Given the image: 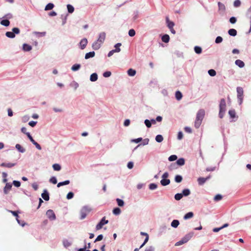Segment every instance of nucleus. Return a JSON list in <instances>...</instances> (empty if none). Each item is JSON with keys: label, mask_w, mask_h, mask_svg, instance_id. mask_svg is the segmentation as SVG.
I'll return each instance as SVG.
<instances>
[{"label": "nucleus", "mask_w": 251, "mask_h": 251, "mask_svg": "<svg viewBox=\"0 0 251 251\" xmlns=\"http://www.w3.org/2000/svg\"><path fill=\"white\" fill-rule=\"evenodd\" d=\"M105 37V33L104 32H101L99 35L98 39L92 44V48L95 50L99 49L101 45L104 42Z\"/></svg>", "instance_id": "obj_1"}, {"label": "nucleus", "mask_w": 251, "mask_h": 251, "mask_svg": "<svg viewBox=\"0 0 251 251\" xmlns=\"http://www.w3.org/2000/svg\"><path fill=\"white\" fill-rule=\"evenodd\" d=\"M204 115L205 111L203 109H200L198 111L195 122V126L196 128H198L200 127Z\"/></svg>", "instance_id": "obj_2"}, {"label": "nucleus", "mask_w": 251, "mask_h": 251, "mask_svg": "<svg viewBox=\"0 0 251 251\" xmlns=\"http://www.w3.org/2000/svg\"><path fill=\"white\" fill-rule=\"evenodd\" d=\"M194 235L193 232H190L185 235L180 241L175 244L176 246H179L187 243Z\"/></svg>", "instance_id": "obj_3"}, {"label": "nucleus", "mask_w": 251, "mask_h": 251, "mask_svg": "<svg viewBox=\"0 0 251 251\" xmlns=\"http://www.w3.org/2000/svg\"><path fill=\"white\" fill-rule=\"evenodd\" d=\"M12 31H7L5 33V35L10 38H14L15 37V34H18L20 32V30L18 27H14L12 29Z\"/></svg>", "instance_id": "obj_4"}, {"label": "nucleus", "mask_w": 251, "mask_h": 251, "mask_svg": "<svg viewBox=\"0 0 251 251\" xmlns=\"http://www.w3.org/2000/svg\"><path fill=\"white\" fill-rule=\"evenodd\" d=\"M237 98L239 100V104H241L243 102L244 91L243 89L241 87L237 88Z\"/></svg>", "instance_id": "obj_5"}, {"label": "nucleus", "mask_w": 251, "mask_h": 251, "mask_svg": "<svg viewBox=\"0 0 251 251\" xmlns=\"http://www.w3.org/2000/svg\"><path fill=\"white\" fill-rule=\"evenodd\" d=\"M108 221L105 220V217H103L100 221L96 226V230H99L104 225L108 224Z\"/></svg>", "instance_id": "obj_6"}, {"label": "nucleus", "mask_w": 251, "mask_h": 251, "mask_svg": "<svg viewBox=\"0 0 251 251\" xmlns=\"http://www.w3.org/2000/svg\"><path fill=\"white\" fill-rule=\"evenodd\" d=\"M90 211V210L87 207H83L80 211V219H84Z\"/></svg>", "instance_id": "obj_7"}, {"label": "nucleus", "mask_w": 251, "mask_h": 251, "mask_svg": "<svg viewBox=\"0 0 251 251\" xmlns=\"http://www.w3.org/2000/svg\"><path fill=\"white\" fill-rule=\"evenodd\" d=\"M46 214L48 216V217L51 220H54L55 219V215L53 211L52 210L50 209L48 210Z\"/></svg>", "instance_id": "obj_8"}, {"label": "nucleus", "mask_w": 251, "mask_h": 251, "mask_svg": "<svg viewBox=\"0 0 251 251\" xmlns=\"http://www.w3.org/2000/svg\"><path fill=\"white\" fill-rule=\"evenodd\" d=\"M210 177H211L210 176H209L206 177H199L198 178V182L199 185H202L206 182V181L208 180L209 179H210Z\"/></svg>", "instance_id": "obj_9"}, {"label": "nucleus", "mask_w": 251, "mask_h": 251, "mask_svg": "<svg viewBox=\"0 0 251 251\" xmlns=\"http://www.w3.org/2000/svg\"><path fill=\"white\" fill-rule=\"evenodd\" d=\"M220 110H226V102L224 99H222L220 100L219 105Z\"/></svg>", "instance_id": "obj_10"}, {"label": "nucleus", "mask_w": 251, "mask_h": 251, "mask_svg": "<svg viewBox=\"0 0 251 251\" xmlns=\"http://www.w3.org/2000/svg\"><path fill=\"white\" fill-rule=\"evenodd\" d=\"M87 43L88 41L87 39L84 38L82 39L79 43L81 49L83 50L84 49H85L87 44Z\"/></svg>", "instance_id": "obj_11"}, {"label": "nucleus", "mask_w": 251, "mask_h": 251, "mask_svg": "<svg viewBox=\"0 0 251 251\" xmlns=\"http://www.w3.org/2000/svg\"><path fill=\"white\" fill-rule=\"evenodd\" d=\"M42 197L45 201H49L50 199L49 194L46 190H45L44 192L41 195Z\"/></svg>", "instance_id": "obj_12"}, {"label": "nucleus", "mask_w": 251, "mask_h": 251, "mask_svg": "<svg viewBox=\"0 0 251 251\" xmlns=\"http://www.w3.org/2000/svg\"><path fill=\"white\" fill-rule=\"evenodd\" d=\"M15 165L16 163H2L1 164V166L7 168H11Z\"/></svg>", "instance_id": "obj_13"}, {"label": "nucleus", "mask_w": 251, "mask_h": 251, "mask_svg": "<svg viewBox=\"0 0 251 251\" xmlns=\"http://www.w3.org/2000/svg\"><path fill=\"white\" fill-rule=\"evenodd\" d=\"M166 23L167 24V26L168 27V28L170 29V28H172L175 24L174 23V22H172V21H170L169 20V19L168 17H166Z\"/></svg>", "instance_id": "obj_14"}, {"label": "nucleus", "mask_w": 251, "mask_h": 251, "mask_svg": "<svg viewBox=\"0 0 251 251\" xmlns=\"http://www.w3.org/2000/svg\"><path fill=\"white\" fill-rule=\"evenodd\" d=\"M12 185L10 183H7L6 184L4 188V192L5 194H7L8 192L11 189Z\"/></svg>", "instance_id": "obj_15"}, {"label": "nucleus", "mask_w": 251, "mask_h": 251, "mask_svg": "<svg viewBox=\"0 0 251 251\" xmlns=\"http://www.w3.org/2000/svg\"><path fill=\"white\" fill-rule=\"evenodd\" d=\"M160 183L162 186H166L169 185L170 183V179L166 178H163L161 181Z\"/></svg>", "instance_id": "obj_16"}, {"label": "nucleus", "mask_w": 251, "mask_h": 251, "mask_svg": "<svg viewBox=\"0 0 251 251\" xmlns=\"http://www.w3.org/2000/svg\"><path fill=\"white\" fill-rule=\"evenodd\" d=\"M235 63V64L239 66L240 68H243L245 66L244 62L239 59L236 60Z\"/></svg>", "instance_id": "obj_17"}, {"label": "nucleus", "mask_w": 251, "mask_h": 251, "mask_svg": "<svg viewBox=\"0 0 251 251\" xmlns=\"http://www.w3.org/2000/svg\"><path fill=\"white\" fill-rule=\"evenodd\" d=\"M228 114L229 115L230 118L232 119H234L236 117V112L234 109L229 110Z\"/></svg>", "instance_id": "obj_18"}, {"label": "nucleus", "mask_w": 251, "mask_h": 251, "mask_svg": "<svg viewBox=\"0 0 251 251\" xmlns=\"http://www.w3.org/2000/svg\"><path fill=\"white\" fill-rule=\"evenodd\" d=\"M95 55V53L94 51L89 52L88 53H86L85 56V58L86 59H89L90 57H93Z\"/></svg>", "instance_id": "obj_19"}, {"label": "nucleus", "mask_w": 251, "mask_h": 251, "mask_svg": "<svg viewBox=\"0 0 251 251\" xmlns=\"http://www.w3.org/2000/svg\"><path fill=\"white\" fill-rule=\"evenodd\" d=\"M23 49L24 50L28 51H30L32 49V47L31 46H30L28 44H24L23 45Z\"/></svg>", "instance_id": "obj_20"}, {"label": "nucleus", "mask_w": 251, "mask_h": 251, "mask_svg": "<svg viewBox=\"0 0 251 251\" xmlns=\"http://www.w3.org/2000/svg\"><path fill=\"white\" fill-rule=\"evenodd\" d=\"M228 34L232 36H235L237 35V31L235 29L231 28L228 30Z\"/></svg>", "instance_id": "obj_21"}, {"label": "nucleus", "mask_w": 251, "mask_h": 251, "mask_svg": "<svg viewBox=\"0 0 251 251\" xmlns=\"http://www.w3.org/2000/svg\"><path fill=\"white\" fill-rule=\"evenodd\" d=\"M179 224V222L177 220H174L171 223V226L174 228H176Z\"/></svg>", "instance_id": "obj_22"}, {"label": "nucleus", "mask_w": 251, "mask_h": 251, "mask_svg": "<svg viewBox=\"0 0 251 251\" xmlns=\"http://www.w3.org/2000/svg\"><path fill=\"white\" fill-rule=\"evenodd\" d=\"M170 40V37L167 34H165L162 37V41L164 43L169 42Z\"/></svg>", "instance_id": "obj_23"}, {"label": "nucleus", "mask_w": 251, "mask_h": 251, "mask_svg": "<svg viewBox=\"0 0 251 251\" xmlns=\"http://www.w3.org/2000/svg\"><path fill=\"white\" fill-rule=\"evenodd\" d=\"M136 71L135 70H133L132 69H129L127 71V74L128 75L133 76H134L136 74Z\"/></svg>", "instance_id": "obj_24"}, {"label": "nucleus", "mask_w": 251, "mask_h": 251, "mask_svg": "<svg viewBox=\"0 0 251 251\" xmlns=\"http://www.w3.org/2000/svg\"><path fill=\"white\" fill-rule=\"evenodd\" d=\"M90 79L91 81H95L98 79V75L96 73L92 74L91 76Z\"/></svg>", "instance_id": "obj_25"}, {"label": "nucleus", "mask_w": 251, "mask_h": 251, "mask_svg": "<svg viewBox=\"0 0 251 251\" xmlns=\"http://www.w3.org/2000/svg\"><path fill=\"white\" fill-rule=\"evenodd\" d=\"M193 213L192 212H189L187 213H186L184 216V219L185 220H187L188 219H190V218H191L193 217Z\"/></svg>", "instance_id": "obj_26"}, {"label": "nucleus", "mask_w": 251, "mask_h": 251, "mask_svg": "<svg viewBox=\"0 0 251 251\" xmlns=\"http://www.w3.org/2000/svg\"><path fill=\"white\" fill-rule=\"evenodd\" d=\"M121 51V49H115V50H113L111 51H110L108 54V57H110L115 52H119Z\"/></svg>", "instance_id": "obj_27"}, {"label": "nucleus", "mask_w": 251, "mask_h": 251, "mask_svg": "<svg viewBox=\"0 0 251 251\" xmlns=\"http://www.w3.org/2000/svg\"><path fill=\"white\" fill-rule=\"evenodd\" d=\"M70 180H65L64 181L58 183L57 184V187H60V186H63V185H68L70 183Z\"/></svg>", "instance_id": "obj_28"}, {"label": "nucleus", "mask_w": 251, "mask_h": 251, "mask_svg": "<svg viewBox=\"0 0 251 251\" xmlns=\"http://www.w3.org/2000/svg\"><path fill=\"white\" fill-rule=\"evenodd\" d=\"M176 163L179 166L183 165L185 164V160L183 158H179L176 161Z\"/></svg>", "instance_id": "obj_29"}, {"label": "nucleus", "mask_w": 251, "mask_h": 251, "mask_svg": "<svg viewBox=\"0 0 251 251\" xmlns=\"http://www.w3.org/2000/svg\"><path fill=\"white\" fill-rule=\"evenodd\" d=\"M175 96L176 100H181L182 97V95L181 93L179 91H177L176 92Z\"/></svg>", "instance_id": "obj_30"}, {"label": "nucleus", "mask_w": 251, "mask_h": 251, "mask_svg": "<svg viewBox=\"0 0 251 251\" xmlns=\"http://www.w3.org/2000/svg\"><path fill=\"white\" fill-rule=\"evenodd\" d=\"M53 7L54 4L51 3H49L46 6L45 10L46 11L51 10Z\"/></svg>", "instance_id": "obj_31"}, {"label": "nucleus", "mask_w": 251, "mask_h": 251, "mask_svg": "<svg viewBox=\"0 0 251 251\" xmlns=\"http://www.w3.org/2000/svg\"><path fill=\"white\" fill-rule=\"evenodd\" d=\"M80 68V65L78 64H75L72 67V70L73 71H76L79 70Z\"/></svg>", "instance_id": "obj_32"}, {"label": "nucleus", "mask_w": 251, "mask_h": 251, "mask_svg": "<svg viewBox=\"0 0 251 251\" xmlns=\"http://www.w3.org/2000/svg\"><path fill=\"white\" fill-rule=\"evenodd\" d=\"M68 11L69 13H72L74 11V7L71 5V4H68L67 5Z\"/></svg>", "instance_id": "obj_33"}, {"label": "nucleus", "mask_w": 251, "mask_h": 251, "mask_svg": "<svg viewBox=\"0 0 251 251\" xmlns=\"http://www.w3.org/2000/svg\"><path fill=\"white\" fill-rule=\"evenodd\" d=\"M16 148L21 152H24L25 149H24L20 144H16Z\"/></svg>", "instance_id": "obj_34"}, {"label": "nucleus", "mask_w": 251, "mask_h": 251, "mask_svg": "<svg viewBox=\"0 0 251 251\" xmlns=\"http://www.w3.org/2000/svg\"><path fill=\"white\" fill-rule=\"evenodd\" d=\"M0 24L5 26H7L9 25L10 22L8 20H3L0 22Z\"/></svg>", "instance_id": "obj_35"}, {"label": "nucleus", "mask_w": 251, "mask_h": 251, "mask_svg": "<svg viewBox=\"0 0 251 251\" xmlns=\"http://www.w3.org/2000/svg\"><path fill=\"white\" fill-rule=\"evenodd\" d=\"M52 167L54 171H59L61 170V166L58 164H54L52 165Z\"/></svg>", "instance_id": "obj_36"}, {"label": "nucleus", "mask_w": 251, "mask_h": 251, "mask_svg": "<svg viewBox=\"0 0 251 251\" xmlns=\"http://www.w3.org/2000/svg\"><path fill=\"white\" fill-rule=\"evenodd\" d=\"M175 181L177 183H179L182 180V177L180 175H176L175 178Z\"/></svg>", "instance_id": "obj_37"}, {"label": "nucleus", "mask_w": 251, "mask_h": 251, "mask_svg": "<svg viewBox=\"0 0 251 251\" xmlns=\"http://www.w3.org/2000/svg\"><path fill=\"white\" fill-rule=\"evenodd\" d=\"M155 140L156 142L160 143L163 140V137L161 135H157L155 137Z\"/></svg>", "instance_id": "obj_38"}, {"label": "nucleus", "mask_w": 251, "mask_h": 251, "mask_svg": "<svg viewBox=\"0 0 251 251\" xmlns=\"http://www.w3.org/2000/svg\"><path fill=\"white\" fill-rule=\"evenodd\" d=\"M121 209L118 207L115 208L113 210V214L115 215H116L120 214L121 213Z\"/></svg>", "instance_id": "obj_39"}, {"label": "nucleus", "mask_w": 251, "mask_h": 251, "mask_svg": "<svg viewBox=\"0 0 251 251\" xmlns=\"http://www.w3.org/2000/svg\"><path fill=\"white\" fill-rule=\"evenodd\" d=\"M194 50H195V52L197 54H200L202 51L201 48L199 46L195 47Z\"/></svg>", "instance_id": "obj_40"}, {"label": "nucleus", "mask_w": 251, "mask_h": 251, "mask_svg": "<svg viewBox=\"0 0 251 251\" xmlns=\"http://www.w3.org/2000/svg\"><path fill=\"white\" fill-rule=\"evenodd\" d=\"M9 211L10 213H11L13 216H14L16 217V219H17L18 222L19 223V221L18 220V219L19 217L18 212L15 211H12V210H9Z\"/></svg>", "instance_id": "obj_41"}, {"label": "nucleus", "mask_w": 251, "mask_h": 251, "mask_svg": "<svg viewBox=\"0 0 251 251\" xmlns=\"http://www.w3.org/2000/svg\"><path fill=\"white\" fill-rule=\"evenodd\" d=\"M190 194V191L188 189H184L182 191V195L184 196H187Z\"/></svg>", "instance_id": "obj_42"}, {"label": "nucleus", "mask_w": 251, "mask_h": 251, "mask_svg": "<svg viewBox=\"0 0 251 251\" xmlns=\"http://www.w3.org/2000/svg\"><path fill=\"white\" fill-rule=\"evenodd\" d=\"M116 201L117 202L118 205L119 206H124V201L118 198V199H116Z\"/></svg>", "instance_id": "obj_43"}, {"label": "nucleus", "mask_w": 251, "mask_h": 251, "mask_svg": "<svg viewBox=\"0 0 251 251\" xmlns=\"http://www.w3.org/2000/svg\"><path fill=\"white\" fill-rule=\"evenodd\" d=\"M182 197H183V195L182 194L177 193V194L175 195V199L176 201H179V200H180L182 198Z\"/></svg>", "instance_id": "obj_44"}, {"label": "nucleus", "mask_w": 251, "mask_h": 251, "mask_svg": "<svg viewBox=\"0 0 251 251\" xmlns=\"http://www.w3.org/2000/svg\"><path fill=\"white\" fill-rule=\"evenodd\" d=\"M222 196L220 195V194H218V195H216L214 198V200L216 201H219L220 200H221L222 199Z\"/></svg>", "instance_id": "obj_45"}, {"label": "nucleus", "mask_w": 251, "mask_h": 251, "mask_svg": "<svg viewBox=\"0 0 251 251\" xmlns=\"http://www.w3.org/2000/svg\"><path fill=\"white\" fill-rule=\"evenodd\" d=\"M209 75L211 76H214L216 75V71L213 69H210L208 71Z\"/></svg>", "instance_id": "obj_46"}, {"label": "nucleus", "mask_w": 251, "mask_h": 251, "mask_svg": "<svg viewBox=\"0 0 251 251\" xmlns=\"http://www.w3.org/2000/svg\"><path fill=\"white\" fill-rule=\"evenodd\" d=\"M50 183H52L55 184L57 183V179H56V177L55 176H52L50 179Z\"/></svg>", "instance_id": "obj_47"}, {"label": "nucleus", "mask_w": 251, "mask_h": 251, "mask_svg": "<svg viewBox=\"0 0 251 251\" xmlns=\"http://www.w3.org/2000/svg\"><path fill=\"white\" fill-rule=\"evenodd\" d=\"M145 124L147 126V127H148V128L151 127V122L150 121H149V120H147V119L145 120Z\"/></svg>", "instance_id": "obj_48"}, {"label": "nucleus", "mask_w": 251, "mask_h": 251, "mask_svg": "<svg viewBox=\"0 0 251 251\" xmlns=\"http://www.w3.org/2000/svg\"><path fill=\"white\" fill-rule=\"evenodd\" d=\"M157 185L155 183H151L149 185V188L151 190H154L157 188Z\"/></svg>", "instance_id": "obj_49"}, {"label": "nucleus", "mask_w": 251, "mask_h": 251, "mask_svg": "<svg viewBox=\"0 0 251 251\" xmlns=\"http://www.w3.org/2000/svg\"><path fill=\"white\" fill-rule=\"evenodd\" d=\"M128 35L131 36L133 37L135 35V31L133 29H131L128 31Z\"/></svg>", "instance_id": "obj_50"}, {"label": "nucleus", "mask_w": 251, "mask_h": 251, "mask_svg": "<svg viewBox=\"0 0 251 251\" xmlns=\"http://www.w3.org/2000/svg\"><path fill=\"white\" fill-rule=\"evenodd\" d=\"M176 159H177V156L176 155H172L168 158L169 160L170 161H175V160H176Z\"/></svg>", "instance_id": "obj_51"}, {"label": "nucleus", "mask_w": 251, "mask_h": 251, "mask_svg": "<svg viewBox=\"0 0 251 251\" xmlns=\"http://www.w3.org/2000/svg\"><path fill=\"white\" fill-rule=\"evenodd\" d=\"M222 41H223L222 37H221V36H218L216 38L215 43H217V44H219V43H221L222 42Z\"/></svg>", "instance_id": "obj_52"}, {"label": "nucleus", "mask_w": 251, "mask_h": 251, "mask_svg": "<svg viewBox=\"0 0 251 251\" xmlns=\"http://www.w3.org/2000/svg\"><path fill=\"white\" fill-rule=\"evenodd\" d=\"M241 5V1L239 0H236L234 2V6L236 7L240 6Z\"/></svg>", "instance_id": "obj_53"}, {"label": "nucleus", "mask_w": 251, "mask_h": 251, "mask_svg": "<svg viewBox=\"0 0 251 251\" xmlns=\"http://www.w3.org/2000/svg\"><path fill=\"white\" fill-rule=\"evenodd\" d=\"M225 111H226V110H219V116L220 118L222 119L224 117Z\"/></svg>", "instance_id": "obj_54"}, {"label": "nucleus", "mask_w": 251, "mask_h": 251, "mask_svg": "<svg viewBox=\"0 0 251 251\" xmlns=\"http://www.w3.org/2000/svg\"><path fill=\"white\" fill-rule=\"evenodd\" d=\"M74 196V194L73 192H69L68 193L67 195V199H68V200H70V199H71L72 198H73Z\"/></svg>", "instance_id": "obj_55"}, {"label": "nucleus", "mask_w": 251, "mask_h": 251, "mask_svg": "<svg viewBox=\"0 0 251 251\" xmlns=\"http://www.w3.org/2000/svg\"><path fill=\"white\" fill-rule=\"evenodd\" d=\"M63 245L65 247H68L71 246V244L67 240L63 241Z\"/></svg>", "instance_id": "obj_56"}, {"label": "nucleus", "mask_w": 251, "mask_h": 251, "mask_svg": "<svg viewBox=\"0 0 251 251\" xmlns=\"http://www.w3.org/2000/svg\"><path fill=\"white\" fill-rule=\"evenodd\" d=\"M13 184L15 186H16L17 187H19L21 185V182L19 181H16V180H14L13 182Z\"/></svg>", "instance_id": "obj_57"}, {"label": "nucleus", "mask_w": 251, "mask_h": 251, "mask_svg": "<svg viewBox=\"0 0 251 251\" xmlns=\"http://www.w3.org/2000/svg\"><path fill=\"white\" fill-rule=\"evenodd\" d=\"M237 21L236 18L234 17H232L229 19V22L231 24H235Z\"/></svg>", "instance_id": "obj_58"}, {"label": "nucleus", "mask_w": 251, "mask_h": 251, "mask_svg": "<svg viewBox=\"0 0 251 251\" xmlns=\"http://www.w3.org/2000/svg\"><path fill=\"white\" fill-rule=\"evenodd\" d=\"M111 75V73L109 71L105 72L103 73V75L105 77H109Z\"/></svg>", "instance_id": "obj_59"}, {"label": "nucleus", "mask_w": 251, "mask_h": 251, "mask_svg": "<svg viewBox=\"0 0 251 251\" xmlns=\"http://www.w3.org/2000/svg\"><path fill=\"white\" fill-rule=\"evenodd\" d=\"M103 238V235L102 234L99 235L97 238L95 239L94 242L101 241Z\"/></svg>", "instance_id": "obj_60"}, {"label": "nucleus", "mask_w": 251, "mask_h": 251, "mask_svg": "<svg viewBox=\"0 0 251 251\" xmlns=\"http://www.w3.org/2000/svg\"><path fill=\"white\" fill-rule=\"evenodd\" d=\"M218 6H219V8L220 9H223L224 10L225 9V6L224 4H223L221 2H218Z\"/></svg>", "instance_id": "obj_61"}, {"label": "nucleus", "mask_w": 251, "mask_h": 251, "mask_svg": "<svg viewBox=\"0 0 251 251\" xmlns=\"http://www.w3.org/2000/svg\"><path fill=\"white\" fill-rule=\"evenodd\" d=\"M149 139L148 138L145 139L143 141L142 145L143 146L148 145L149 144Z\"/></svg>", "instance_id": "obj_62"}, {"label": "nucleus", "mask_w": 251, "mask_h": 251, "mask_svg": "<svg viewBox=\"0 0 251 251\" xmlns=\"http://www.w3.org/2000/svg\"><path fill=\"white\" fill-rule=\"evenodd\" d=\"M127 167L129 169H131L133 167V163L132 162H129L127 163Z\"/></svg>", "instance_id": "obj_63"}, {"label": "nucleus", "mask_w": 251, "mask_h": 251, "mask_svg": "<svg viewBox=\"0 0 251 251\" xmlns=\"http://www.w3.org/2000/svg\"><path fill=\"white\" fill-rule=\"evenodd\" d=\"M154 249L153 247L150 246L146 249L145 251H154Z\"/></svg>", "instance_id": "obj_64"}]
</instances>
